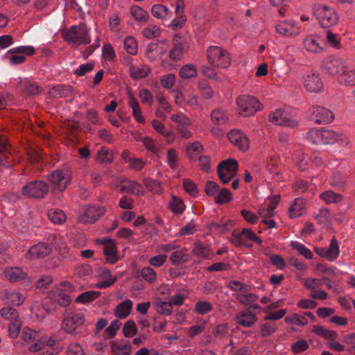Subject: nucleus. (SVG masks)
<instances>
[{
  "mask_svg": "<svg viewBox=\"0 0 355 355\" xmlns=\"http://www.w3.org/2000/svg\"><path fill=\"white\" fill-rule=\"evenodd\" d=\"M85 322L84 311L80 309H68L63 313L60 328L64 333L75 336L80 334Z\"/></svg>",
  "mask_w": 355,
  "mask_h": 355,
  "instance_id": "obj_1",
  "label": "nucleus"
},
{
  "mask_svg": "<svg viewBox=\"0 0 355 355\" xmlns=\"http://www.w3.org/2000/svg\"><path fill=\"white\" fill-rule=\"evenodd\" d=\"M21 339L26 343L35 341L28 349L31 352H36L42 349L45 346L53 347L56 341L53 337H48L46 335L40 336L39 333L29 327H24L21 334Z\"/></svg>",
  "mask_w": 355,
  "mask_h": 355,
  "instance_id": "obj_2",
  "label": "nucleus"
},
{
  "mask_svg": "<svg viewBox=\"0 0 355 355\" xmlns=\"http://www.w3.org/2000/svg\"><path fill=\"white\" fill-rule=\"evenodd\" d=\"M207 59L214 67L227 69L231 64V57L225 49L217 46H211L207 50Z\"/></svg>",
  "mask_w": 355,
  "mask_h": 355,
  "instance_id": "obj_3",
  "label": "nucleus"
},
{
  "mask_svg": "<svg viewBox=\"0 0 355 355\" xmlns=\"http://www.w3.org/2000/svg\"><path fill=\"white\" fill-rule=\"evenodd\" d=\"M64 40L76 45H84L91 42L90 28L85 24L71 26L64 33Z\"/></svg>",
  "mask_w": 355,
  "mask_h": 355,
  "instance_id": "obj_4",
  "label": "nucleus"
},
{
  "mask_svg": "<svg viewBox=\"0 0 355 355\" xmlns=\"http://www.w3.org/2000/svg\"><path fill=\"white\" fill-rule=\"evenodd\" d=\"M314 14L323 28H328L336 25L339 19L337 12L333 8L319 5L314 9Z\"/></svg>",
  "mask_w": 355,
  "mask_h": 355,
  "instance_id": "obj_5",
  "label": "nucleus"
},
{
  "mask_svg": "<svg viewBox=\"0 0 355 355\" xmlns=\"http://www.w3.org/2000/svg\"><path fill=\"white\" fill-rule=\"evenodd\" d=\"M71 171L68 168L57 169L48 175V179L51 182L53 190L62 192L71 183Z\"/></svg>",
  "mask_w": 355,
  "mask_h": 355,
  "instance_id": "obj_6",
  "label": "nucleus"
},
{
  "mask_svg": "<svg viewBox=\"0 0 355 355\" xmlns=\"http://www.w3.org/2000/svg\"><path fill=\"white\" fill-rule=\"evenodd\" d=\"M49 190V184L43 180H37L27 183L22 187V194L28 198L40 199Z\"/></svg>",
  "mask_w": 355,
  "mask_h": 355,
  "instance_id": "obj_7",
  "label": "nucleus"
},
{
  "mask_svg": "<svg viewBox=\"0 0 355 355\" xmlns=\"http://www.w3.org/2000/svg\"><path fill=\"white\" fill-rule=\"evenodd\" d=\"M35 52L32 46H20L8 50L6 56L10 64L16 65L23 63L26 60V55H32Z\"/></svg>",
  "mask_w": 355,
  "mask_h": 355,
  "instance_id": "obj_8",
  "label": "nucleus"
},
{
  "mask_svg": "<svg viewBox=\"0 0 355 355\" xmlns=\"http://www.w3.org/2000/svg\"><path fill=\"white\" fill-rule=\"evenodd\" d=\"M238 163L236 160L228 159L223 161L217 168L218 175L223 184H227L236 175Z\"/></svg>",
  "mask_w": 355,
  "mask_h": 355,
  "instance_id": "obj_9",
  "label": "nucleus"
},
{
  "mask_svg": "<svg viewBox=\"0 0 355 355\" xmlns=\"http://www.w3.org/2000/svg\"><path fill=\"white\" fill-rule=\"evenodd\" d=\"M346 62L340 58H332L325 60L322 64V71L330 76H337L339 81L346 68Z\"/></svg>",
  "mask_w": 355,
  "mask_h": 355,
  "instance_id": "obj_10",
  "label": "nucleus"
},
{
  "mask_svg": "<svg viewBox=\"0 0 355 355\" xmlns=\"http://www.w3.org/2000/svg\"><path fill=\"white\" fill-rule=\"evenodd\" d=\"M236 102L240 114L245 116L252 115L261 109L259 101L251 96H240Z\"/></svg>",
  "mask_w": 355,
  "mask_h": 355,
  "instance_id": "obj_11",
  "label": "nucleus"
},
{
  "mask_svg": "<svg viewBox=\"0 0 355 355\" xmlns=\"http://www.w3.org/2000/svg\"><path fill=\"white\" fill-rule=\"evenodd\" d=\"M304 88L309 92L320 93L322 91L324 85L318 73L309 71L306 73L301 78Z\"/></svg>",
  "mask_w": 355,
  "mask_h": 355,
  "instance_id": "obj_12",
  "label": "nucleus"
},
{
  "mask_svg": "<svg viewBox=\"0 0 355 355\" xmlns=\"http://www.w3.org/2000/svg\"><path fill=\"white\" fill-rule=\"evenodd\" d=\"M169 45L167 40H157L150 43L146 50V56L150 61L157 60L168 51Z\"/></svg>",
  "mask_w": 355,
  "mask_h": 355,
  "instance_id": "obj_13",
  "label": "nucleus"
},
{
  "mask_svg": "<svg viewBox=\"0 0 355 355\" xmlns=\"http://www.w3.org/2000/svg\"><path fill=\"white\" fill-rule=\"evenodd\" d=\"M275 28L277 33L284 37H295L300 33V28L293 20H279Z\"/></svg>",
  "mask_w": 355,
  "mask_h": 355,
  "instance_id": "obj_14",
  "label": "nucleus"
},
{
  "mask_svg": "<svg viewBox=\"0 0 355 355\" xmlns=\"http://www.w3.org/2000/svg\"><path fill=\"white\" fill-rule=\"evenodd\" d=\"M314 251L318 256L325 258L330 261L336 260L340 254L338 243L335 237L331 239L329 247L315 248Z\"/></svg>",
  "mask_w": 355,
  "mask_h": 355,
  "instance_id": "obj_15",
  "label": "nucleus"
},
{
  "mask_svg": "<svg viewBox=\"0 0 355 355\" xmlns=\"http://www.w3.org/2000/svg\"><path fill=\"white\" fill-rule=\"evenodd\" d=\"M51 252L52 247L51 245L44 242H39L28 249L26 253V257L30 260L42 259L50 254Z\"/></svg>",
  "mask_w": 355,
  "mask_h": 355,
  "instance_id": "obj_16",
  "label": "nucleus"
},
{
  "mask_svg": "<svg viewBox=\"0 0 355 355\" xmlns=\"http://www.w3.org/2000/svg\"><path fill=\"white\" fill-rule=\"evenodd\" d=\"M304 49L313 54H319L324 49V42L318 35H309L303 40Z\"/></svg>",
  "mask_w": 355,
  "mask_h": 355,
  "instance_id": "obj_17",
  "label": "nucleus"
},
{
  "mask_svg": "<svg viewBox=\"0 0 355 355\" xmlns=\"http://www.w3.org/2000/svg\"><path fill=\"white\" fill-rule=\"evenodd\" d=\"M311 113V119L316 123H329L334 119V115L330 110L321 106L313 107Z\"/></svg>",
  "mask_w": 355,
  "mask_h": 355,
  "instance_id": "obj_18",
  "label": "nucleus"
},
{
  "mask_svg": "<svg viewBox=\"0 0 355 355\" xmlns=\"http://www.w3.org/2000/svg\"><path fill=\"white\" fill-rule=\"evenodd\" d=\"M322 140L323 144L338 143L343 146H350V140L346 135L331 130L323 129Z\"/></svg>",
  "mask_w": 355,
  "mask_h": 355,
  "instance_id": "obj_19",
  "label": "nucleus"
},
{
  "mask_svg": "<svg viewBox=\"0 0 355 355\" xmlns=\"http://www.w3.org/2000/svg\"><path fill=\"white\" fill-rule=\"evenodd\" d=\"M104 214V209L101 207L85 206L80 213L79 219L85 223H94Z\"/></svg>",
  "mask_w": 355,
  "mask_h": 355,
  "instance_id": "obj_20",
  "label": "nucleus"
},
{
  "mask_svg": "<svg viewBox=\"0 0 355 355\" xmlns=\"http://www.w3.org/2000/svg\"><path fill=\"white\" fill-rule=\"evenodd\" d=\"M269 119L271 122L279 125L295 128L298 125L296 119L288 117L287 114L282 109L276 110L272 112Z\"/></svg>",
  "mask_w": 355,
  "mask_h": 355,
  "instance_id": "obj_21",
  "label": "nucleus"
},
{
  "mask_svg": "<svg viewBox=\"0 0 355 355\" xmlns=\"http://www.w3.org/2000/svg\"><path fill=\"white\" fill-rule=\"evenodd\" d=\"M230 141L238 149L241 151H247L249 148L250 144L247 136L241 130H232L228 133Z\"/></svg>",
  "mask_w": 355,
  "mask_h": 355,
  "instance_id": "obj_22",
  "label": "nucleus"
},
{
  "mask_svg": "<svg viewBox=\"0 0 355 355\" xmlns=\"http://www.w3.org/2000/svg\"><path fill=\"white\" fill-rule=\"evenodd\" d=\"M98 243L103 245V254L105 257V261L107 263L113 264L118 261L116 254L117 248L114 241L112 239L98 240Z\"/></svg>",
  "mask_w": 355,
  "mask_h": 355,
  "instance_id": "obj_23",
  "label": "nucleus"
},
{
  "mask_svg": "<svg viewBox=\"0 0 355 355\" xmlns=\"http://www.w3.org/2000/svg\"><path fill=\"white\" fill-rule=\"evenodd\" d=\"M98 276L102 279L95 284V287L98 288H106L114 284L117 278L111 274L110 270L105 268L101 267L97 271Z\"/></svg>",
  "mask_w": 355,
  "mask_h": 355,
  "instance_id": "obj_24",
  "label": "nucleus"
},
{
  "mask_svg": "<svg viewBox=\"0 0 355 355\" xmlns=\"http://www.w3.org/2000/svg\"><path fill=\"white\" fill-rule=\"evenodd\" d=\"M306 210V202L302 198H297L288 208V216L291 218L300 217Z\"/></svg>",
  "mask_w": 355,
  "mask_h": 355,
  "instance_id": "obj_25",
  "label": "nucleus"
},
{
  "mask_svg": "<svg viewBox=\"0 0 355 355\" xmlns=\"http://www.w3.org/2000/svg\"><path fill=\"white\" fill-rule=\"evenodd\" d=\"M235 319L239 324L245 327H251L257 320V316L250 311L238 313L235 316Z\"/></svg>",
  "mask_w": 355,
  "mask_h": 355,
  "instance_id": "obj_26",
  "label": "nucleus"
},
{
  "mask_svg": "<svg viewBox=\"0 0 355 355\" xmlns=\"http://www.w3.org/2000/svg\"><path fill=\"white\" fill-rule=\"evenodd\" d=\"M133 302L129 299L119 304L114 310V315L118 319H124L127 318L132 309Z\"/></svg>",
  "mask_w": 355,
  "mask_h": 355,
  "instance_id": "obj_27",
  "label": "nucleus"
},
{
  "mask_svg": "<svg viewBox=\"0 0 355 355\" xmlns=\"http://www.w3.org/2000/svg\"><path fill=\"white\" fill-rule=\"evenodd\" d=\"M122 192H128L133 195L142 196L144 194V189L142 185L137 181L124 178Z\"/></svg>",
  "mask_w": 355,
  "mask_h": 355,
  "instance_id": "obj_28",
  "label": "nucleus"
},
{
  "mask_svg": "<svg viewBox=\"0 0 355 355\" xmlns=\"http://www.w3.org/2000/svg\"><path fill=\"white\" fill-rule=\"evenodd\" d=\"M128 105L132 110V115L135 120L139 123H144L145 119L143 116L138 101L132 94H128Z\"/></svg>",
  "mask_w": 355,
  "mask_h": 355,
  "instance_id": "obj_29",
  "label": "nucleus"
},
{
  "mask_svg": "<svg viewBox=\"0 0 355 355\" xmlns=\"http://www.w3.org/2000/svg\"><path fill=\"white\" fill-rule=\"evenodd\" d=\"M5 277L10 282H18L27 278V274L19 267L8 268L5 270Z\"/></svg>",
  "mask_w": 355,
  "mask_h": 355,
  "instance_id": "obj_30",
  "label": "nucleus"
},
{
  "mask_svg": "<svg viewBox=\"0 0 355 355\" xmlns=\"http://www.w3.org/2000/svg\"><path fill=\"white\" fill-rule=\"evenodd\" d=\"M150 71V68L144 64L131 65V67L129 69L130 75L133 79L144 78L148 75Z\"/></svg>",
  "mask_w": 355,
  "mask_h": 355,
  "instance_id": "obj_31",
  "label": "nucleus"
},
{
  "mask_svg": "<svg viewBox=\"0 0 355 355\" xmlns=\"http://www.w3.org/2000/svg\"><path fill=\"white\" fill-rule=\"evenodd\" d=\"M4 298L7 304L17 306L21 305L25 300L24 296L19 292L8 290L4 291Z\"/></svg>",
  "mask_w": 355,
  "mask_h": 355,
  "instance_id": "obj_32",
  "label": "nucleus"
},
{
  "mask_svg": "<svg viewBox=\"0 0 355 355\" xmlns=\"http://www.w3.org/2000/svg\"><path fill=\"white\" fill-rule=\"evenodd\" d=\"M111 352L113 355H130L132 347L128 341L114 342L111 345Z\"/></svg>",
  "mask_w": 355,
  "mask_h": 355,
  "instance_id": "obj_33",
  "label": "nucleus"
},
{
  "mask_svg": "<svg viewBox=\"0 0 355 355\" xmlns=\"http://www.w3.org/2000/svg\"><path fill=\"white\" fill-rule=\"evenodd\" d=\"M187 49L188 45L185 42L175 41L169 52L170 59L174 61L180 60Z\"/></svg>",
  "mask_w": 355,
  "mask_h": 355,
  "instance_id": "obj_34",
  "label": "nucleus"
},
{
  "mask_svg": "<svg viewBox=\"0 0 355 355\" xmlns=\"http://www.w3.org/2000/svg\"><path fill=\"white\" fill-rule=\"evenodd\" d=\"M232 295L235 297L236 302L245 306L254 302L258 299L256 294L248 292L246 289L243 292L234 293Z\"/></svg>",
  "mask_w": 355,
  "mask_h": 355,
  "instance_id": "obj_35",
  "label": "nucleus"
},
{
  "mask_svg": "<svg viewBox=\"0 0 355 355\" xmlns=\"http://www.w3.org/2000/svg\"><path fill=\"white\" fill-rule=\"evenodd\" d=\"M192 253L195 256L204 259H210L212 255L209 246L201 242H196L194 243Z\"/></svg>",
  "mask_w": 355,
  "mask_h": 355,
  "instance_id": "obj_36",
  "label": "nucleus"
},
{
  "mask_svg": "<svg viewBox=\"0 0 355 355\" xmlns=\"http://www.w3.org/2000/svg\"><path fill=\"white\" fill-rule=\"evenodd\" d=\"M211 122L216 125L225 124L228 119V115L226 112L221 108H216L210 113Z\"/></svg>",
  "mask_w": 355,
  "mask_h": 355,
  "instance_id": "obj_37",
  "label": "nucleus"
},
{
  "mask_svg": "<svg viewBox=\"0 0 355 355\" xmlns=\"http://www.w3.org/2000/svg\"><path fill=\"white\" fill-rule=\"evenodd\" d=\"M130 12L134 19L141 24H146L150 19L148 12L139 6H132Z\"/></svg>",
  "mask_w": 355,
  "mask_h": 355,
  "instance_id": "obj_38",
  "label": "nucleus"
},
{
  "mask_svg": "<svg viewBox=\"0 0 355 355\" xmlns=\"http://www.w3.org/2000/svg\"><path fill=\"white\" fill-rule=\"evenodd\" d=\"M48 218L55 225H62L67 220V216L60 209H51L48 211L47 213Z\"/></svg>",
  "mask_w": 355,
  "mask_h": 355,
  "instance_id": "obj_39",
  "label": "nucleus"
},
{
  "mask_svg": "<svg viewBox=\"0 0 355 355\" xmlns=\"http://www.w3.org/2000/svg\"><path fill=\"white\" fill-rule=\"evenodd\" d=\"M152 15L157 19H168L171 12L168 8L162 4H155L151 8Z\"/></svg>",
  "mask_w": 355,
  "mask_h": 355,
  "instance_id": "obj_40",
  "label": "nucleus"
},
{
  "mask_svg": "<svg viewBox=\"0 0 355 355\" xmlns=\"http://www.w3.org/2000/svg\"><path fill=\"white\" fill-rule=\"evenodd\" d=\"M23 92L27 95L37 96L42 93V87L35 82L25 81L22 85Z\"/></svg>",
  "mask_w": 355,
  "mask_h": 355,
  "instance_id": "obj_41",
  "label": "nucleus"
},
{
  "mask_svg": "<svg viewBox=\"0 0 355 355\" xmlns=\"http://www.w3.org/2000/svg\"><path fill=\"white\" fill-rule=\"evenodd\" d=\"M179 76L183 79L194 78L197 76V67L193 64H187L180 69Z\"/></svg>",
  "mask_w": 355,
  "mask_h": 355,
  "instance_id": "obj_42",
  "label": "nucleus"
},
{
  "mask_svg": "<svg viewBox=\"0 0 355 355\" xmlns=\"http://www.w3.org/2000/svg\"><path fill=\"white\" fill-rule=\"evenodd\" d=\"M313 218L321 226H327L330 222L331 216L328 209L322 208L314 214Z\"/></svg>",
  "mask_w": 355,
  "mask_h": 355,
  "instance_id": "obj_43",
  "label": "nucleus"
},
{
  "mask_svg": "<svg viewBox=\"0 0 355 355\" xmlns=\"http://www.w3.org/2000/svg\"><path fill=\"white\" fill-rule=\"evenodd\" d=\"M285 322L290 324H294L297 326L304 327L308 324V320L304 315H302L297 313H293L285 318Z\"/></svg>",
  "mask_w": 355,
  "mask_h": 355,
  "instance_id": "obj_44",
  "label": "nucleus"
},
{
  "mask_svg": "<svg viewBox=\"0 0 355 355\" xmlns=\"http://www.w3.org/2000/svg\"><path fill=\"white\" fill-rule=\"evenodd\" d=\"M290 245L293 250L297 251L299 254L306 259H311L313 258V253L304 244L298 241H292Z\"/></svg>",
  "mask_w": 355,
  "mask_h": 355,
  "instance_id": "obj_45",
  "label": "nucleus"
},
{
  "mask_svg": "<svg viewBox=\"0 0 355 355\" xmlns=\"http://www.w3.org/2000/svg\"><path fill=\"white\" fill-rule=\"evenodd\" d=\"M100 295V293L94 291H89L82 293L77 296L76 302L80 304H86L92 302L96 299Z\"/></svg>",
  "mask_w": 355,
  "mask_h": 355,
  "instance_id": "obj_46",
  "label": "nucleus"
},
{
  "mask_svg": "<svg viewBox=\"0 0 355 355\" xmlns=\"http://www.w3.org/2000/svg\"><path fill=\"white\" fill-rule=\"evenodd\" d=\"M143 182L146 188L150 192L154 194H160L162 193V188L158 181L146 178L143 180Z\"/></svg>",
  "mask_w": 355,
  "mask_h": 355,
  "instance_id": "obj_47",
  "label": "nucleus"
},
{
  "mask_svg": "<svg viewBox=\"0 0 355 355\" xmlns=\"http://www.w3.org/2000/svg\"><path fill=\"white\" fill-rule=\"evenodd\" d=\"M186 249L174 251L170 256V260L173 265L180 263H185L189 260V256L185 253Z\"/></svg>",
  "mask_w": 355,
  "mask_h": 355,
  "instance_id": "obj_48",
  "label": "nucleus"
},
{
  "mask_svg": "<svg viewBox=\"0 0 355 355\" xmlns=\"http://www.w3.org/2000/svg\"><path fill=\"white\" fill-rule=\"evenodd\" d=\"M123 47L125 51L130 55H135L137 53V42L132 36H128L124 39Z\"/></svg>",
  "mask_w": 355,
  "mask_h": 355,
  "instance_id": "obj_49",
  "label": "nucleus"
},
{
  "mask_svg": "<svg viewBox=\"0 0 355 355\" xmlns=\"http://www.w3.org/2000/svg\"><path fill=\"white\" fill-rule=\"evenodd\" d=\"M340 82L345 85H355V67H348L346 66Z\"/></svg>",
  "mask_w": 355,
  "mask_h": 355,
  "instance_id": "obj_50",
  "label": "nucleus"
},
{
  "mask_svg": "<svg viewBox=\"0 0 355 355\" xmlns=\"http://www.w3.org/2000/svg\"><path fill=\"white\" fill-rule=\"evenodd\" d=\"M277 329V324L275 322H266L260 324V334L263 338L271 336Z\"/></svg>",
  "mask_w": 355,
  "mask_h": 355,
  "instance_id": "obj_51",
  "label": "nucleus"
},
{
  "mask_svg": "<svg viewBox=\"0 0 355 355\" xmlns=\"http://www.w3.org/2000/svg\"><path fill=\"white\" fill-rule=\"evenodd\" d=\"M320 196L327 204L338 203L343 199L341 195L336 193L330 190L322 193Z\"/></svg>",
  "mask_w": 355,
  "mask_h": 355,
  "instance_id": "obj_52",
  "label": "nucleus"
},
{
  "mask_svg": "<svg viewBox=\"0 0 355 355\" xmlns=\"http://www.w3.org/2000/svg\"><path fill=\"white\" fill-rule=\"evenodd\" d=\"M142 142L147 150L157 155L160 148V144H158L152 137L146 136L142 139Z\"/></svg>",
  "mask_w": 355,
  "mask_h": 355,
  "instance_id": "obj_53",
  "label": "nucleus"
},
{
  "mask_svg": "<svg viewBox=\"0 0 355 355\" xmlns=\"http://www.w3.org/2000/svg\"><path fill=\"white\" fill-rule=\"evenodd\" d=\"M141 277L147 282L154 284L157 281V273L150 267H144L140 270Z\"/></svg>",
  "mask_w": 355,
  "mask_h": 355,
  "instance_id": "obj_54",
  "label": "nucleus"
},
{
  "mask_svg": "<svg viewBox=\"0 0 355 355\" xmlns=\"http://www.w3.org/2000/svg\"><path fill=\"white\" fill-rule=\"evenodd\" d=\"M156 311L161 315H170L173 311V307L169 302L158 301L155 304Z\"/></svg>",
  "mask_w": 355,
  "mask_h": 355,
  "instance_id": "obj_55",
  "label": "nucleus"
},
{
  "mask_svg": "<svg viewBox=\"0 0 355 355\" xmlns=\"http://www.w3.org/2000/svg\"><path fill=\"white\" fill-rule=\"evenodd\" d=\"M323 128L322 129H311L306 135L309 141L315 144H323L322 140Z\"/></svg>",
  "mask_w": 355,
  "mask_h": 355,
  "instance_id": "obj_56",
  "label": "nucleus"
},
{
  "mask_svg": "<svg viewBox=\"0 0 355 355\" xmlns=\"http://www.w3.org/2000/svg\"><path fill=\"white\" fill-rule=\"evenodd\" d=\"M169 207L172 212L180 214L184 211L185 206L180 198L173 196L171 197V200L169 202Z\"/></svg>",
  "mask_w": 355,
  "mask_h": 355,
  "instance_id": "obj_57",
  "label": "nucleus"
},
{
  "mask_svg": "<svg viewBox=\"0 0 355 355\" xmlns=\"http://www.w3.org/2000/svg\"><path fill=\"white\" fill-rule=\"evenodd\" d=\"M232 200V193L227 189H219L214 198L215 202L220 205L227 203Z\"/></svg>",
  "mask_w": 355,
  "mask_h": 355,
  "instance_id": "obj_58",
  "label": "nucleus"
},
{
  "mask_svg": "<svg viewBox=\"0 0 355 355\" xmlns=\"http://www.w3.org/2000/svg\"><path fill=\"white\" fill-rule=\"evenodd\" d=\"M160 33L161 29L156 25L148 26L145 27L141 32L143 37L148 40L159 36Z\"/></svg>",
  "mask_w": 355,
  "mask_h": 355,
  "instance_id": "obj_59",
  "label": "nucleus"
},
{
  "mask_svg": "<svg viewBox=\"0 0 355 355\" xmlns=\"http://www.w3.org/2000/svg\"><path fill=\"white\" fill-rule=\"evenodd\" d=\"M52 297L61 306H67L71 302V297L69 294L58 289Z\"/></svg>",
  "mask_w": 355,
  "mask_h": 355,
  "instance_id": "obj_60",
  "label": "nucleus"
},
{
  "mask_svg": "<svg viewBox=\"0 0 355 355\" xmlns=\"http://www.w3.org/2000/svg\"><path fill=\"white\" fill-rule=\"evenodd\" d=\"M96 160L101 164H109L113 160L112 153L109 150L102 148L96 155Z\"/></svg>",
  "mask_w": 355,
  "mask_h": 355,
  "instance_id": "obj_61",
  "label": "nucleus"
},
{
  "mask_svg": "<svg viewBox=\"0 0 355 355\" xmlns=\"http://www.w3.org/2000/svg\"><path fill=\"white\" fill-rule=\"evenodd\" d=\"M312 332L327 339H333L336 336L335 332L327 329L324 327L320 325L314 326L312 329Z\"/></svg>",
  "mask_w": 355,
  "mask_h": 355,
  "instance_id": "obj_62",
  "label": "nucleus"
},
{
  "mask_svg": "<svg viewBox=\"0 0 355 355\" xmlns=\"http://www.w3.org/2000/svg\"><path fill=\"white\" fill-rule=\"evenodd\" d=\"M137 328L135 322L133 320H130L125 323L123 328V332L125 337H133L137 334Z\"/></svg>",
  "mask_w": 355,
  "mask_h": 355,
  "instance_id": "obj_63",
  "label": "nucleus"
},
{
  "mask_svg": "<svg viewBox=\"0 0 355 355\" xmlns=\"http://www.w3.org/2000/svg\"><path fill=\"white\" fill-rule=\"evenodd\" d=\"M304 286L310 291H315L322 285V281L319 279L307 277L303 280Z\"/></svg>",
  "mask_w": 355,
  "mask_h": 355,
  "instance_id": "obj_64",
  "label": "nucleus"
}]
</instances>
